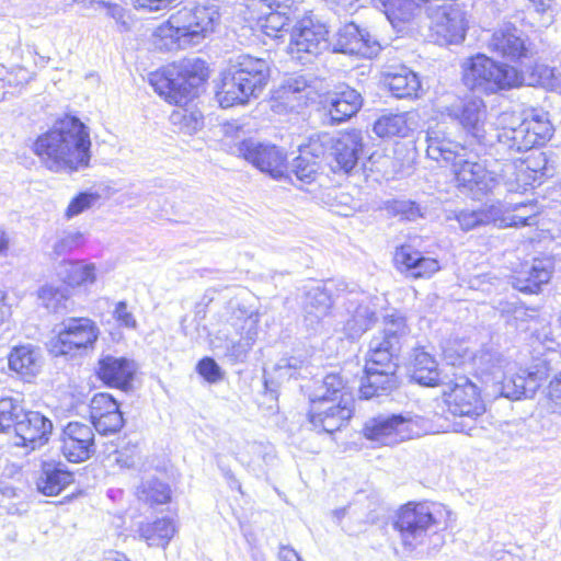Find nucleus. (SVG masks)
I'll use <instances>...</instances> for the list:
<instances>
[{
	"instance_id": "f257e3e1",
	"label": "nucleus",
	"mask_w": 561,
	"mask_h": 561,
	"mask_svg": "<svg viewBox=\"0 0 561 561\" xmlns=\"http://www.w3.org/2000/svg\"><path fill=\"white\" fill-rule=\"evenodd\" d=\"M207 79L208 68L199 58H185L150 73L149 82L153 90L170 104L179 106L170 114L175 131L193 135L203 127L202 113L183 104L197 95L198 88Z\"/></svg>"
},
{
	"instance_id": "f03ea898",
	"label": "nucleus",
	"mask_w": 561,
	"mask_h": 561,
	"mask_svg": "<svg viewBox=\"0 0 561 561\" xmlns=\"http://www.w3.org/2000/svg\"><path fill=\"white\" fill-rule=\"evenodd\" d=\"M426 154L430 159L451 164L458 186L486 194L499 186L492 164L481 163L478 154L451 140L443 124L430 127L426 133Z\"/></svg>"
},
{
	"instance_id": "7ed1b4c3",
	"label": "nucleus",
	"mask_w": 561,
	"mask_h": 561,
	"mask_svg": "<svg viewBox=\"0 0 561 561\" xmlns=\"http://www.w3.org/2000/svg\"><path fill=\"white\" fill-rule=\"evenodd\" d=\"M90 146L85 125L76 116L66 115L36 139L34 152L47 169L71 172L89 164Z\"/></svg>"
},
{
	"instance_id": "20e7f679",
	"label": "nucleus",
	"mask_w": 561,
	"mask_h": 561,
	"mask_svg": "<svg viewBox=\"0 0 561 561\" xmlns=\"http://www.w3.org/2000/svg\"><path fill=\"white\" fill-rule=\"evenodd\" d=\"M218 21L215 5L184 7L154 30L152 45L160 51L193 48L214 32Z\"/></svg>"
},
{
	"instance_id": "39448f33",
	"label": "nucleus",
	"mask_w": 561,
	"mask_h": 561,
	"mask_svg": "<svg viewBox=\"0 0 561 561\" xmlns=\"http://www.w3.org/2000/svg\"><path fill=\"white\" fill-rule=\"evenodd\" d=\"M479 379L491 385L493 393L512 400L531 398L539 388L543 373L519 368L513 373L516 364L497 352H484L473 360Z\"/></svg>"
},
{
	"instance_id": "423d86ee",
	"label": "nucleus",
	"mask_w": 561,
	"mask_h": 561,
	"mask_svg": "<svg viewBox=\"0 0 561 561\" xmlns=\"http://www.w3.org/2000/svg\"><path fill=\"white\" fill-rule=\"evenodd\" d=\"M267 79L266 60L240 55L222 72L221 84L216 93L217 101L224 108L247 104L251 98L259 96Z\"/></svg>"
},
{
	"instance_id": "0eeeda50",
	"label": "nucleus",
	"mask_w": 561,
	"mask_h": 561,
	"mask_svg": "<svg viewBox=\"0 0 561 561\" xmlns=\"http://www.w3.org/2000/svg\"><path fill=\"white\" fill-rule=\"evenodd\" d=\"M354 399L339 374L324 377L318 393L310 399L308 417L316 430L334 433L352 417Z\"/></svg>"
},
{
	"instance_id": "6e6552de",
	"label": "nucleus",
	"mask_w": 561,
	"mask_h": 561,
	"mask_svg": "<svg viewBox=\"0 0 561 561\" xmlns=\"http://www.w3.org/2000/svg\"><path fill=\"white\" fill-rule=\"evenodd\" d=\"M260 314L245 307H231L222 328L210 340V345L228 363H244L259 336Z\"/></svg>"
},
{
	"instance_id": "1a4fd4ad",
	"label": "nucleus",
	"mask_w": 561,
	"mask_h": 561,
	"mask_svg": "<svg viewBox=\"0 0 561 561\" xmlns=\"http://www.w3.org/2000/svg\"><path fill=\"white\" fill-rule=\"evenodd\" d=\"M405 550L430 552L443 545V529L436 514L425 503H409L401 507L394 522Z\"/></svg>"
},
{
	"instance_id": "9d476101",
	"label": "nucleus",
	"mask_w": 561,
	"mask_h": 561,
	"mask_svg": "<svg viewBox=\"0 0 561 561\" xmlns=\"http://www.w3.org/2000/svg\"><path fill=\"white\" fill-rule=\"evenodd\" d=\"M463 84L472 91L494 94L523 84V75L514 67L477 54L462 64Z\"/></svg>"
},
{
	"instance_id": "9b49d317",
	"label": "nucleus",
	"mask_w": 561,
	"mask_h": 561,
	"mask_svg": "<svg viewBox=\"0 0 561 561\" xmlns=\"http://www.w3.org/2000/svg\"><path fill=\"white\" fill-rule=\"evenodd\" d=\"M553 135V127L548 112L541 108H528L522 114L516 126L503 127L497 134L496 151L507 148L510 151H528L542 146Z\"/></svg>"
},
{
	"instance_id": "f8f14e48",
	"label": "nucleus",
	"mask_w": 561,
	"mask_h": 561,
	"mask_svg": "<svg viewBox=\"0 0 561 561\" xmlns=\"http://www.w3.org/2000/svg\"><path fill=\"white\" fill-rule=\"evenodd\" d=\"M425 420L411 412L379 414L365 421L362 434L376 446H392L425 433Z\"/></svg>"
},
{
	"instance_id": "ddd939ff",
	"label": "nucleus",
	"mask_w": 561,
	"mask_h": 561,
	"mask_svg": "<svg viewBox=\"0 0 561 561\" xmlns=\"http://www.w3.org/2000/svg\"><path fill=\"white\" fill-rule=\"evenodd\" d=\"M328 34L323 23L310 15L304 16L291 30L288 53L300 61L317 56L328 47Z\"/></svg>"
},
{
	"instance_id": "4468645a",
	"label": "nucleus",
	"mask_w": 561,
	"mask_h": 561,
	"mask_svg": "<svg viewBox=\"0 0 561 561\" xmlns=\"http://www.w3.org/2000/svg\"><path fill=\"white\" fill-rule=\"evenodd\" d=\"M229 151L244 158L260 171L268 173L275 179L284 176L287 171L286 154L274 145L244 139L230 146Z\"/></svg>"
},
{
	"instance_id": "2eb2a0df",
	"label": "nucleus",
	"mask_w": 561,
	"mask_h": 561,
	"mask_svg": "<svg viewBox=\"0 0 561 561\" xmlns=\"http://www.w3.org/2000/svg\"><path fill=\"white\" fill-rule=\"evenodd\" d=\"M442 397L454 415L473 417L484 412L479 388L467 376H456L446 382Z\"/></svg>"
},
{
	"instance_id": "dca6fc26",
	"label": "nucleus",
	"mask_w": 561,
	"mask_h": 561,
	"mask_svg": "<svg viewBox=\"0 0 561 561\" xmlns=\"http://www.w3.org/2000/svg\"><path fill=\"white\" fill-rule=\"evenodd\" d=\"M380 299L364 291L350 290L345 308L347 319L343 331L346 337L355 340L368 331L377 320Z\"/></svg>"
},
{
	"instance_id": "f3484780",
	"label": "nucleus",
	"mask_w": 561,
	"mask_h": 561,
	"mask_svg": "<svg viewBox=\"0 0 561 561\" xmlns=\"http://www.w3.org/2000/svg\"><path fill=\"white\" fill-rule=\"evenodd\" d=\"M62 330L50 342L54 355H72L92 345L98 337V329L87 318H70L62 322Z\"/></svg>"
},
{
	"instance_id": "a211bd4d",
	"label": "nucleus",
	"mask_w": 561,
	"mask_h": 561,
	"mask_svg": "<svg viewBox=\"0 0 561 561\" xmlns=\"http://www.w3.org/2000/svg\"><path fill=\"white\" fill-rule=\"evenodd\" d=\"M497 172L494 176L508 192L526 191L533 186L539 173V163L531 156L526 158L495 159L492 163Z\"/></svg>"
},
{
	"instance_id": "6ab92c4d",
	"label": "nucleus",
	"mask_w": 561,
	"mask_h": 561,
	"mask_svg": "<svg viewBox=\"0 0 561 561\" xmlns=\"http://www.w3.org/2000/svg\"><path fill=\"white\" fill-rule=\"evenodd\" d=\"M431 28L440 44H459L468 28L466 12L455 4L430 7Z\"/></svg>"
},
{
	"instance_id": "aec40b11",
	"label": "nucleus",
	"mask_w": 561,
	"mask_h": 561,
	"mask_svg": "<svg viewBox=\"0 0 561 561\" xmlns=\"http://www.w3.org/2000/svg\"><path fill=\"white\" fill-rule=\"evenodd\" d=\"M447 115L459 123L462 129L477 139L484 142L485 126L488 122V108L485 102L478 96L463 99L457 104L446 107Z\"/></svg>"
},
{
	"instance_id": "412c9836",
	"label": "nucleus",
	"mask_w": 561,
	"mask_h": 561,
	"mask_svg": "<svg viewBox=\"0 0 561 561\" xmlns=\"http://www.w3.org/2000/svg\"><path fill=\"white\" fill-rule=\"evenodd\" d=\"M491 53L510 61H522L531 54L527 37L513 24L496 28L488 41Z\"/></svg>"
},
{
	"instance_id": "4be33fe9",
	"label": "nucleus",
	"mask_w": 561,
	"mask_h": 561,
	"mask_svg": "<svg viewBox=\"0 0 561 561\" xmlns=\"http://www.w3.org/2000/svg\"><path fill=\"white\" fill-rule=\"evenodd\" d=\"M61 453L75 463L88 460L95 453L93 428L80 422H70L62 431Z\"/></svg>"
},
{
	"instance_id": "5701e85b",
	"label": "nucleus",
	"mask_w": 561,
	"mask_h": 561,
	"mask_svg": "<svg viewBox=\"0 0 561 561\" xmlns=\"http://www.w3.org/2000/svg\"><path fill=\"white\" fill-rule=\"evenodd\" d=\"M334 51L371 58L380 50L379 43L364 28L351 22L339 28Z\"/></svg>"
},
{
	"instance_id": "b1692460",
	"label": "nucleus",
	"mask_w": 561,
	"mask_h": 561,
	"mask_svg": "<svg viewBox=\"0 0 561 561\" xmlns=\"http://www.w3.org/2000/svg\"><path fill=\"white\" fill-rule=\"evenodd\" d=\"M51 430L53 423L49 419L39 412L24 411L20 421L15 423V445L34 450L48 440Z\"/></svg>"
},
{
	"instance_id": "393cba45",
	"label": "nucleus",
	"mask_w": 561,
	"mask_h": 561,
	"mask_svg": "<svg viewBox=\"0 0 561 561\" xmlns=\"http://www.w3.org/2000/svg\"><path fill=\"white\" fill-rule=\"evenodd\" d=\"M332 285L333 283H325L311 287L306 294L305 301V323L312 330L317 331L321 321L329 314L332 305Z\"/></svg>"
},
{
	"instance_id": "a878e982",
	"label": "nucleus",
	"mask_w": 561,
	"mask_h": 561,
	"mask_svg": "<svg viewBox=\"0 0 561 561\" xmlns=\"http://www.w3.org/2000/svg\"><path fill=\"white\" fill-rule=\"evenodd\" d=\"M75 481L73 473L60 462L42 461L35 480L36 490L45 496H56Z\"/></svg>"
},
{
	"instance_id": "bb28decb",
	"label": "nucleus",
	"mask_w": 561,
	"mask_h": 561,
	"mask_svg": "<svg viewBox=\"0 0 561 561\" xmlns=\"http://www.w3.org/2000/svg\"><path fill=\"white\" fill-rule=\"evenodd\" d=\"M8 363L10 370L22 379L30 381L42 369L43 356L41 348L33 344L14 346L8 356Z\"/></svg>"
},
{
	"instance_id": "cd10ccee",
	"label": "nucleus",
	"mask_w": 561,
	"mask_h": 561,
	"mask_svg": "<svg viewBox=\"0 0 561 561\" xmlns=\"http://www.w3.org/2000/svg\"><path fill=\"white\" fill-rule=\"evenodd\" d=\"M363 150V136L358 130H351L341 134L334 141L332 154L336 163L333 169L345 173L352 171L359 159Z\"/></svg>"
},
{
	"instance_id": "c85d7f7f",
	"label": "nucleus",
	"mask_w": 561,
	"mask_h": 561,
	"mask_svg": "<svg viewBox=\"0 0 561 561\" xmlns=\"http://www.w3.org/2000/svg\"><path fill=\"white\" fill-rule=\"evenodd\" d=\"M417 114L414 112L388 113L374 124V133L381 138L408 137L417 128Z\"/></svg>"
},
{
	"instance_id": "c756f323",
	"label": "nucleus",
	"mask_w": 561,
	"mask_h": 561,
	"mask_svg": "<svg viewBox=\"0 0 561 561\" xmlns=\"http://www.w3.org/2000/svg\"><path fill=\"white\" fill-rule=\"evenodd\" d=\"M455 218L463 231L472 230L477 227L494 224L495 226L514 224V219L502 214V207L490 205L486 208L478 210H461L456 214Z\"/></svg>"
},
{
	"instance_id": "7c9ffc66",
	"label": "nucleus",
	"mask_w": 561,
	"mask_h": 561,
	"mask_svg": "<svg viewBox=\"0 0 561 561\" xmlns=\"http://www.w3.org/2000/svg\"><path fill=\"white\" fill-rule=\"evenodd\" d=\"M137 369L138 366L134 359L107 356V387L117 388L124 392L131 390Z\"/></svg>"
},
{
	"instance_id": "2f4dec72",
	"label": "nucleus",
	"mask_w": 561,
	"mask_h": 561,
	"mask_svg": "<svg viewBox=\"0 0 561 561\" xmlns=\"http://www.w3.org/2000/svg\"><path fill=\"white\" fill-rule=\"evenodd\" d=\"M365 375L359 387L360 397L364 399L387 393L398 385L396 370L380 368V370H365Z\"/></svg>"
},
{
	"instance_id": "473e14b6",
	"label": "nucleus",
	"mask_w": 561,
	"mask_h": 561,
	"mask_svg": "<svg viewBox=\"0 0 561 561\" xmlns=\"http://www.w3.org/2000/svg\"><path fill=\"white\" fill-rule=\"evenodd\" d=\"M360 106V94L354 89L346 88L330 99L329 115L333 123L339 124L355 115Z\"/></svg>"
},
{
	"instance_id": "72a5a7b5",
	"label": "nucleus",
	"mask_w": 561,
	"mask_h": 561,
	"mask_svg": "<svg viewBox=\"0 0 561 561\" xmlns=\"http://www.w3.org/2000/svg\"><path fill=\"white\" fill-rule=\"evenodd\" d=\"M399 350V346H391L380 336H374L369 343L365 370H380V368L396 370L397 365L393 363V357Z\"/></svg>"
},
{
	"instance_id": "f704fd0d",
	"label": "nucleus",
	"mask_w": 561,
	"mask_h": 561,
	"mask_svg": "<svg viewBox=\"0 0 561 561\" xmlns=\"http://www.w3.org/2000/svg\"><path fill=\"white\" fill-rule=\"evenodd\" d=\"M176 533L174 520L171 518H159L152 523H144L139 526L140 537L150 547L167 548Z\"/></svg>"
},
{
	"instance_id": "c9c22d12",
	"label": "nucleus",
	"mask_w": 561,
	"mask_h": 561,
	"mask_svg": "<svg viewBox=\"0 0 561 561\" xmlns=\"http://www.w3.org/2000/svg\"><path fill=\"white\" fill-rule=\"evenodd\" d=\"M551 278V271L543 261H535L530 270L514 277L513 286L525 294H537Z\"/></svg>"
},
{
	"instance_id": "e433bc0d",
	"label": "nucleus",
	"mask_w": 561,
	"mask_h": 561,
	"mask_svg": "<svg viewBox=\"0 0 561 561\" xmlns=\"http://www.w3.org/2000/svg\"><path fill=\"white\" fill-rule=\"evenodd\" d=\"M387 85L393 96L398 99L417 96L421 81L415 72L402 67L399 71L387 76Z\"/></svg>"
},
{
	"instance_id": "4c0bfd02",
	"label": "nucleus",
	"mask_w": 561,
	"mask_h": 561,
	"mask_svg": "<svg viewBox=\"0 0 561 561\" xmlns=\"http://www.w3.org/2000/svg\"><path fill=\"white\" fill-rule=\"evenodd\" d=\"M436 359L423 348H416L413 353L412 377L424 386H435L438 381Z\"/></svg>"
},
{
	"instance_id": "58836bf2",
	"label": "nucleus",
	"mask_w": 561,
	"mask_h": 561,
	"mask_svg": "<svg viewBox=\"0 0 561 561\" xmlns=\"http://www.w3.org/2000/svg\"><path fill=\"white\" fill-rule=\"evenodd\" d=\"M270 5L271 12L266 13L261 19V28L265 35L277 38L282 35V32L286 31L289 22L295 16V12L291 7L287 4L274 3Z\"/></svg>"
},
{
	"instance_id": "ea45409f",
	"label": "nucleus",
	"mask_w": 561,
	"mask_h": 561,
	"mask_svg": "<svg viewBox=\"0 0 561 561\" xmlns=\"http://www.w3.org/2000/svg\"><path fill=\"white\" fill-rule=\"evenodd\" d=\"M313 89L305 77L295 76L286 81V84L283 87L282 98H284L287 103H290V111H294L307 105L310 100H313Z\"/></svg>"
},
{
	"instance_id": "a19ab883",
	"label": "nucleus",
	"mask_w": 561,
	"mask_h": 561,
	"mask_svg": "<svg viewBox=\"0 0 561 561\" xmlns=\"http://www.w3.org/2000/svg\"><path fill=\"white\" fill-rule=\"evenodd\" d=\"M313 89L305 77L295 76L286 81V84L283 87L282 98H284L287 103H290V111H294L307 105L310 100H313Z\"/></svg>"
},
{
	"instance_id": "79ce46f5",
	"label": "nucleus",
	"mask_w": 561,
	"mask_h": 561,
	"mask_svg": "<svg viewBox=\"0 0 561 561\" xmlns=\"http://www.w3.org/2000/svg\"><path fill=\"white\" fill-rule=\"evenodd\" d=\"M490 352L489 350H482L478 354H472L469 347L463 342L448 343L443 348V355L446 363L454 367L469 368L479 378L477 366L473 360L479 357L482 353Z\"/></svg>"
},
{
	"instance_id": "37998d69",
	"label": "nucleus",
	"mask_w": 561,
	"mask_h": 561,
	"mask_svg": "<svg viewBox=\"0 0 561 561\" xmlns=\"http://www.w3.org/2000/svg\"><path fill=\"white\" fill-rule=\"evenodd\" d=\"M496 206L502 207V214H504V216L514 219V224L503 225L502 227L530 226L534 224V219L538 213L537 205L530 201L505 204L497 203Z\"/></svg>"
},
{
	"instance_id": "c03bdc74",
	"label": "nucleus",
	"mask_w": 561,
	"mask_h": 561,
	"mask_svg": "<svg viewBox=\"0 0 561 561\" xmlns=\"http://www.w3.org/2000/svg\"><path fill=\"white\" fill-rule=\"evenodd\" d=\"M38 299L47 310L54 313L66 311L71 304L69 290L64 286H43L38 291Z\"/></svg>"
},
{
	"instance_id": "a18cd8bd",
	"label": "nucleus",
	"mask_w": 561,
	"mask_h": 561,
	"mask_svg": "<svg viewBox=\"0 0 561 561\" xmlns=\"http://www.w3.org/2000/svg\"><path fill=\"white\" fill-rule=\"evenodd\" d=\"M95 268L93 264H82L80 262H68L64 265L60 275L64 282L69 286H80L95 280Z\"/></svg>"
},
{
	"instance_id": "49530a36",
	"label": "nucleus",
	"mask_w": 561,
	"mask_h": 561,
	"mask_svg": "<svg viewBox=\"0 0 561 561\" xmlns=\"http://www.w3.org/2000/svg\"><path fill=\"white\" fill-rule=\"evenodd\" d=\"M383 325V331L378 336L385 340L386 343H390L391 346L394 345L400 348L402 340L409 332L405 319L400 313L393 312L385 317Z\"/></svg>"
},
{
	"instance_id": "de8ad7c7",
	"label": "nucleus",
	"mask_w": 561,
	"mask_h": 561,
	"mask_svg": "<svg viewBox=\"0 0 561 561\" xmlns=\"http://www.w3.org/2000/svg\"><path fill=\"white\" fill-rule=\"evenodd\" d=\"M139 500L150 504H164L171 499V491L168 484L150 479L141 483L137 490Z\"/></svg>"
},
{
	"instance_id": "09e8293b",
	"label": "nucleus",
	"mask_w": 561,
	"mask_h": 561,
	"mask_svg": "<svg viewBox=\"0 0 561 561\" xmlns=\"http://www.w3.org/2000/svg\"><path fill=\"white\" fill-rule=\"evenodd\" d=\"M416 0H400L392 9H388L386 16L393 26L411 21L420 12Z\"/></svg>"
},
{
	"instance_id": "8fccbe9b",
	"label": "nucleus",
	"mask_w": 561,
	"mask_h": 561,
	"mask_svg": "<svg viewBox=\"0 0 561 561\" xmlns=\"http://www.w3.org/2000/svg\"><path fill=\"white\" fill-rule=\"evenodd\" d=\"M416 0H400L392 9H388L386 16L393 26L411 21L420 12Z\"/></svg>"
},
{
	"instance_id": "3c124183",
	"label": "nucleus",
	"mask_w": 561,
	"mask_h": 561,
	"mask_svg": "<svg viewBox=\"0 0 561 561\" xmlns=\"http://www.w3.org/2000/svg\"><path fill=\"white\" fill-rule=\"evenodd\" d=\"M317 171V160L309 158L302 152L293 160L291 172L301 182L311 183L316 179Z\"/></svg>"
},
{
	"instance_id": "603ef678",
	"label": "nucleus",
	"mask_w": 561,
	"mask_h": 561,
	"mask_svg": "<svg viewBox=\"0 0 561 561\" xmlns=\"http://www.w3.org/2000/svg\"><path fill=\"white\" fill-rule=\"evenodd\" d=\"M387 210L402 220L414 221L423 216L421 207L412 201L396 199L387 204Z\"/></svg>"
},
{
	"instance_id": "864d4df0",
	"label": "nucleus",
	"mask_w": 561,
	"mask_h": 561,
	"mask_svg": "<svg viewBox=\"0 0 561 561\" xmlns=\"http://www.w3.org/2000/svg\"><path fill=\"white\" fill-rule=\"evenodd\" d=\"M24 410L20 402L12 398L0 399V421L4 430L13 426L20 421Z\"/></svg>"
},
{
	"instance_id": "5fc2aeb1",
	"label": "nucleus",
	"mask_w": 561,
	"mask_h": 561,
	"mask_svg": "<svg viewBox=\"0 0 561 561\" xmlns=\"http://www.w3.org/2000/svg\"><path fill=\"white\" fill-rule=\"evenodd\" d=\"M334 141L335 139L327 133L318 134L310 137L309 142L300 148V152L317 160L325 153L328 148L333 149Z\"/></svg>"
},
{
	"instance_id": "6e6d98bb",
	"label": "nucleus",
	"mask_w": 561,
	"mask_h": 561,
	"mask_svg": "<svg viewBox=\"0 0 561 561\" xmlns=\"http://www.w3.org/2000/svg\"><path fill=\"white\" fill-rule=\"evenodd\" d=\"M422 253L411 245H401L397 249L394 254V262L399 268L411 276L412 270L416 267L417 262L421 260Z\"/></svg>"
},
{
	"instance_id": "4d7b16f0",
	"label": "nucleus",
	"mask_w": 561,
	"mask_h": 561,
	"mask_svg": "<svg viewBox=\"0 0 561 561\" xmlns=\"http://www.w3.org/2000/svg\"><path fill=\"white\" fill-rule=\"evenodd\" d=\"M85 242L84 234L79 231H67L54 244V253L62 256L83 247Z\"/></svg>"
},
{
	"instance_id": "13d9d810",
	"label": "nucleus",
	"mask_w": 561,
	"mask_h": 561,
	"mask_svg": "<svg viewBox=\"0 0 561 561\" xmlns=\"http://www.w3.org/2000/svg\"><path fill=\"white\" fill-rule=\"evenodd\" d=\"M99 199L100 195L94 193L82 192L78 194L70 201L65 211V217L71 219L82 214L84 210L91 208Z\"/></svg>"
},
{
	"instance_id": "bf43d9fd",
	"label": "nucleus",
	"mask_w": 561,
	"mask_h": 561,
	"mask_svg": "<svg viewBox=\"0 0 561 561\" xmlns=\"http://www.w3.org/2000/svg\"><path fill=\"white\" fill-rule=\"evenodd\" d=\"M137 446L127 443L124 446H117L116 448L107 453V461L115 462L119 468H130L135 463L137 457Z\"/></svg>"
},
{
	"instance_id": "052dcab7",
	"label": "nucleus",
	"mask_w": 561,
	"mask_h": 561,
	"mask_svg": "<svg viewBox=\"0 0 561 561\" xmlns=\"http://www.w3.org/2000/svg\"><path fill=\"white\" fill-rule=\"evenodd\" d=\"M299 367L300 362L297 358H282L272 368H265L264 373L282 381L291 378Z\"/></svg>"
},
{
	"instance_id": "680f3d73",
	"label": "nucleus",
	"mask_w": 561,
	"mask_h": 561,
	"mask_svg": "<svg viewBox=\"0 0 561 561\" xmlns=\"http://www.w3.org/2000/svg\"><path fill=\"white\" fill-rule=\"evenodd\" d=\"M112 317L119 328L128 330L137 329L138 323L136 317L129 310L126 301H118L115 305L114 310L112 311Z\"/></svg>"
},
{
	"instance_id": "e2e57ef3",
	"label": "nucleus",
	"mask_w": 561,
	"mask_h": 561,
	"mask_svg": "<svg viewBox=\"0 0 561 561\" xmlns=\"http://www.w3.org/2000/svg\"><path fill=\"white\" fill-rule=\"evenodd\" d=\"M527 9L536 12L541 19V25L548 26L554 21L553 0H527Z\"/></svg>"
},
{
	"instance_id": "0e129e2a",
	"label": "nucleus",
	"mask_w": 561,
	"mask_h": 561,
	"mask_svg": "<svg viewBox=\"0 0 561 561\" xmlns=\"http://www.w3.org/2000/svg\"><path fill=\"white\" fill-rule=\"evenodd\" d=\"M547 400L549 410L552 413L561 414V370L549 381Z\"/></svg>"
},
{
	"instance_id": "69168bd1",
	"label": "nucleus",
	"mask_w": 561,
	"mask_h": 561,
	"mask_svg": "<svg viewBox=\"0 0 561 561\" xmlns=\"http://www.w3.org/2000/svg\"><path fill=\"white\" fill-rule=\"evenodd\" d=\"M123 425L124 417L119 411L118 402L113 396L107 393V434L119 431Z\"/></svg>"
},
{
	"instance_id": "338daca9",
	"label": "nucleus",
	"mask_w": 561,
	"mask_h": 561,
	"mask_svg": "<svg viewBox=\"0 0 561 561\" xmlns=\"http://www.w3.org/2000/svg\"><path fill=\"white\" fill-rule=\"evenodd\" d=\"M440 270V264L436 259L426 257L422 254L416 267L412 270L413 278H430Z\"/></svg>"
},
{
	"instance_id": "774afa93",
	"label": "nucleus",
	"mask_w": 561,
	"mask_h": 561,
	"mask_svg": "<svg viewBox=\"0 0 561 561\" xmlns=\"http://www.w3.org/2000/svg\"><path fill=\"white\" fill-rule=\"evenodd\" d=\"M197 371L208 382H216L221 379V369L215 359L210 357H204L197 364Z\"/></svg>"
}]
</instances>
